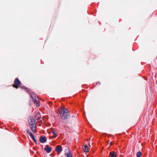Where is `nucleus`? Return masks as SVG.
<instances>
[{"label":"nucleus","instance_id":"12","mask_svg":"<svg viewBox=\"0 0 157 157\" xmlns=\"http://www.w3.org/2000/svg\"><path fill=\"white\" fill-rule=\"evenodd\" d=\"M66 157H72L71 153H69L66 154Z\"/></svg>","mask_w":157,"mask_h":157},{"label":"nucleus","instance_id":"20","mask_svg":"<svg viewBox=\"0 0 157 157\" xmlns=\"http://www.w3.org/2000/svg\"><path fill=\"white\" fill-rule=\"evenodd\" d=\"M110 145H112V144H111V143H110Z\"/></svg>","mask_w":157,"mask_h":157},{"label":"nucleus","instance_id":"19","mask_svg":"<svg viewBox=\"0 0 157 157\" xmlns=\"http://www.w3.org/2000/svg\"><path fill=\"white\" fill-rule=\"evenodd\" d=\"M20 87H21V82H20Z\"/></svg>","mask_w":157,"mask_h":157},{"label":"nucleus","instance_id":"8","mask_svg":"<svg viewBox=\"0 0 157 157\" xmlns=\"http://www.w3.org/2000/svg\"><path fill=\"white\" fill-rule=\"evenodd\" d=\"M117 155L116 152L113 151H111L109 154V155L110 157H116Z\"/></svg>","mask_w":157,"mask_h":157},{"label":"nucleus","instance_id":"11","mask_svg":"<svg viewBox=\"0 0 157 157\" xmlns=\"http://www.w3.org/2000/svg\"><path fill=\"white\" fill-rule=\"evenodd\" d=\"M141 155V152L140 151H139L136 154V156L137 157H140Z\"/></svg>","mask_w":157,"mask_h":157},{"label":"nucleus","instance_id":"9","mask_svg":"<svg viewBox=\"0 0 157 157\" xmlns=\"http://www.w3.org/2000/svg\"><path fill=\"white\" fill-rule=\"evenodd\" d=\"M82 149L84 152H87L89 151V148L87 145H85L82 146Z\"/></svg>","mask_w":157,"mask_h":157},{"label":"nucleus","instance_id":"1","mask_svg":"<svg viewBox=\"0 0 157 157\" xmlns=\"http://www.w3.org/2000/svg\"><path fill=\"white\" fill-rule=\"evenodd\" d=\"M22 87L26 90V91L30 94V97L32 99V101L37 106L39 107V101L38 99V97L37 95L35 93L32 92L31 90L26 87L25 86H24Z\"/></svg>","mask_w":157,"mask_h":157},{"label":"nucleus","instance_id":"18","mask_svg":"<svg viewBox=\"0 0 157 157\" xmlns=\"http://www.w3.org/2000/svg\"><path fill=\"white\" fill-rule=\"evenodd\" d=\"M32 139V140H33V141H34V140H35V137L33 138V139Z\"/></svg>","mask_w":157,"mask_h":157},{"label":"nucleus","instance_id":"13","mask_svg":"<svg viewBox=\"0 0 157 157\" xmlns=\"http://www.w3.org/2000/svg\"><path fill=\"white\" fill-rule=\"evenodd\" d=\"M57 136V134L56 133H55L54 132L53 136V137L54 138H55Z\"/></svg>","mask_w":157,"mask_h":157},{"label":"nucleus","instance_id":"10","mask_svg":"<svg viewBox=\"0 0 157 157\" xmlns=\"http://www.w3.org/2000/svg\"><path fill=\"white\" fill-rule=\"evenodd\" d=\"M31 130L34 133H35L36 132V124L30 125Z\"/></svg>","mask_w":157,"mask_h":157},{"label":"nucleus","instance_id":"3","mask_svg":"<svg viewBox=\"0 0 157 157\" xmlns=\"http://www.w3.org/2000/svg\"><path fill=\"white\" fill-rule=\"evenodd\" d=\"M14 84L13 85V86L16 88L19 87L20 85V81L18 78H16L14 82Z\"/></svg>","mask_w":157,"mask_h":157},{"label":"nucleus","instance_id":"6","mask_svg":"<svg viewBox=\"0 0 157 157\" xmlns=\"http://www.w3.org/2000/svg\"><path fill=\"white\" fill-rule=\"evenodd\" d=\"M47 139L45 137L41 136L40 137V141L41 143H44L46 142Z\"/></svg>","mask_w":157,"mask_h":157},{"label":"nucleus","instance_id":"14","mask_svg":"<svg viewBox=\"0 0 157 157\" xmlns=\"http://www.w3.org/2000/svg\"><path fill=\"white\" fill-rule=\"evenodd\" d=\"M29 136H30L31 137L32 136H33V134H32L31 132H29Z\"/></svg>","mask_w":157,"mask_h":157},{"label":"nucleus","instance_id":"16","mask_svg":"<svg viewBox=\"0 0 157 157\" xmlns=\"http://www.w3.org/2000/svg\"><path fill=\"white\" fill-rule=\"evenodd\" d=\"M34 142H35V143H37V142H36V140H34Z\"/></svg>","mask_w":157,"mask_h":157},{"label":"nucleus","instance_id":"5","mask_svg":"<svg viewBox=\"0 0 157 157\" xmlns=\"http://www.w3.org/2000/svg\"><path fill=\"white\" fill-rule=\"evenodd\" d=\"M55 150L58 154H59L63 150V148L60 145H59L56 147Z\"/></svg>","mask_w":157,"mask_h":157},{"label":"nucleus","instance_id":"4","mask_svg":"<svg viewBox=\"0 0 157 157\" xmlns=\"http://www.w3.org/2000/svg\"><path fill=\"white\" fill-rule=\"evenodd\" d=\"M28 121L30 126L36 124L35 120L32 117H30V118L28 120Z\"/></svg>","mask_w":157,"mask_h":157},{"label":"nucleus","instance_id":"21","mask_svg":"<svg viewBox=\"0 0 157 157\" xmlns=\"http://www.w3.org/2000/svg\"><path fill=\"white\" fill-rule=\"evenodd\" d=\"M72 117H74V116H72Z\"/></svg>","mask_w":157,"mask_h":157},{"label":"nucleus","instance_id":"15","mask_svg":"<svg viewBox=\"0 0 157 157\" xmlns=\"http://www.w3.org/2000/svg\"><path fill=\"white\" fill-rule=\"evenodd\" d=\"M41 118V117H38L37 118V120H40V119Z\"/></svg>","mask_w":157,"mask_h":157},{"label":"nucleus","instance_id":"17","mask_svg":"<svg viewBox=\"0 0 157 157\" xmlns=\"http://www.w3.org/2000/svg\"><path fill=\"white\" fill-rule=\"evenodd\" d=\"M31 137L32 139H33V138H34V136H33H33H31Z\"/></svg>","mask_w":157,"mask_h":157},{"label":"nucleus","instance_id":"7","mask_svg":"<svg viewBox=\"0 0 157 157\" xmlns=\"http://www.w3.org/2000/svg\"><path fill=\"white\" fill-rule=\"evenodd\" d=\"M52 148L50 147L48 145H47L44 148V150L48 153L50 152Z\"/></svg>","mask_w":157,"mask_h":157},{"label":"nucleus","instance_id":"2","mask_svg":"<svg viewBox=\"0 0 157 157\" xmlns=\"http://www.w3.org/2000/svg\"><path fill=\"white\" fill-rule=\"evenodd\" d=\"M59 109L60 116L63 119H66L70 116L69 112L67 108L60 107Z\"/></svg>","mask_w":157,"mask_h":157}]
</instances>
